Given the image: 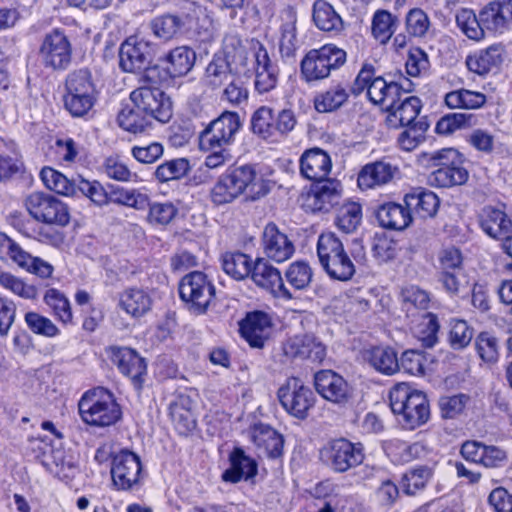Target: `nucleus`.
<instances>
[{"label": "nucleus", "instance_id": "35", "mask_svg": "<svg viewBox=\"0 0 512 512\" xmlns=\"http://www.w3.org/2000/svg\"><path fill=\"white\" fill-rule=\"evenodd\" d=\"M507 6L501 1L487 3L479 12L480 32H502L511 29L512 16H506Z\"/></svg>", "mask_w": 512, "mask_h": 512}, {"label": "nucleus", "instance_id": "44", "mask_svg": "<svg viewBox=\"0 0 512 512\" xmlns=\"http://www.w3.org/2000/svg\"><path fill=\"white\" fill-rule=\"evenodd\" d=\"M223 271L235 280L250 276L253 268L251 258L241 252H226L221 257Z\"/></svg>", "mask_w": 512, "mask_h": 512}, {"label": "nucleus", "instance_id": "46", "mask_svg": "<svg viewBox=\"0 0 512 512\" xmlns=\"http://www.w3.org/2000/svg\"><path fill=\"white\" fill-rule=\"evenodd\" d=\"M40 178L47 189L63 196H75L76 178L68 179L61 172L48 166L42 168Z\"/></svg>", "mask_w": 512, "mask_h": 512}, {"label": "nucleus", "instance_id": "9", "mask_svg": "<svg viewBox=\"0 0 512 512\" xmlns=\"http://www.w3.org/2000/svg\"><path fill=\"white\" fill-rule=\"evenodd\" d=\"M364 458L363 445L346 438L334 439L320 450L322 462L337 473H344L358 467L363 463Z\"/></svg>", "mask_w": 512, "mask_h": 512}, {"label": "nucleus", "instance_id": "54", "mask_svg": "<svg viewBox=\"0 0 512 512\" xmlns=\"http://www.w3.org/2000/svg\"><path fill=\"white\" fill-rule=\"evenodd\" d=\"M474 329L467 321L453 318L449 323L447 341L454 350H463L473 339Z\"/></svg>", "mask_w": 512, "mask_h": 512}, {"label": "nucleus", "instance_id": "63", "mask_svg": "<svg viewBox=\"0 0 512 512\" xmlns=\"http://www.w3.org/2000/svg\"><path fill=\"white\" fill-rule=\"evenodd\" d=\"M25 322L28 328L37 335L53 338L60 334L59 328L49 318L39 313H26Z\"/></svg>", "mask_w": 512, "mask_h": 512}, {"label": "nucleus", "instance_id": "30", "mask_svg": "<svg viewBox=\"0 0 512 512\" xmlns=\"http://www.w3.org/2000/svg\"><path fill=\"white\" fill-rule=\"evenodd\" d=\"M422 109V102L416 96L400 97L391 107H389L386 117V123L390 128H399L411 126L418 117Z\"/></svg>", "mask_w": 512, "mask_h": 512}, {"label": "nucleus", "instance_id": "36", "mask_svg": "<svg viewBox=\"0 0 512 512\" xmlns=\"http://www.w3.org/2000/svg\"><path fill=\"white\" fill-rule=\"evenodd\" d=\"M376 218L383 228L403 230L411 223L412 214L406 204L387 202L378 207Z\"/></svg>", "mask_w": 512, "mask_h": 512}, {"label": "nucleus", "instance_id": "55", "mask_svg": "<svg viewBox=\"0 0 512 512\" xmlns=\"http://www.w3.org/2000/svg\"><path fill=\"white\" fill-rule=\"evenodd\" d=\"M440 324L433 313H426L415 328V336L423 347L432 348L438 343Z\"/></svg>", "mask_w": 512, "mask_h": 512}, {"label": "nucleus", "instance_id": "64", "mask_svg": "<svg viewBox=\"0 0 512 512\" xmlns=\"http://www.w3.org/2000/svg\"><path fill=\"white\" fill-rule=\"evenodd\" d=\"M426 357L419 350H407L398 359V371L402 370L413 376L424 374Z\"/></svg>", "mask_w": 512, "mask_h": 512}, {"label": "nucleus", "instance_id": "53", "mask_svg": "<svg viewBox=\"0 0 512 512\" xmlns=\"http://www.w3.org/2000/svg\"><path fill=\"white\" fill-rule=\"evenodd\" d=\"M192 22L193 18L187 13H165L152 19L151 29L152 32H179L183 29L190 30Z\"/></svg>", "mask_w": 512, "mask_h": 512}, {"label": "nucleus", "instance_id": "40", "mask_svg": "<svg viewBox=\"0 0 512 512\" xmlns=\"http://www.w3.org/2000/svg\"><path fill=\"white\" fill-rule=\"evenodd\" d=\"M313 21L322 32H341L344 22L334 7L325 0H316L313 4Z\"/></svg>", "mask_w": 512, "mask_h": 512}, {"label": "nucleus", "instance_id": "31", "mask_svg": "<svg viewBox=\"0 0 512 512\" xmlns=\"http://www.w3.org/2000/svg\"><path fill=\"white\" fill-rule=\"evenodd\" d=\"M331 167L329 154L317 147L306 150L300 157L301 175L315 182L327 179Z\"/></svg>", "mask_w": 512, "mask_h": 512}, {"label": "nucleus", "instance_id": "10", "mask_svg": "<svg viewBox=\"0 0 512 512\" xmlns=\"http://www.w3.org/2000/svg\"><path fill=\"white\" fill-rule=\"evenodd\" d=\"M29 215L45 225L65 227L70 221L68 206L57 197L45 192H32L25 199Z\"/></svg>", "mask_w": 512, "mask_h": 512}, {"label": "nucleus", "instance_id": "39", "mask_svg": "<svg viewBox=\"0 0 512 512\" xmlns=\"http://www.w3.org/2000/svg\"><path fill=\"white\" fill-rule=\"evenodd\" d=\"M234 75L226 55L223 52L215 53L206 67L203 77L205 86L215 90L225 85Z\"/></svg>", "mask_w": 512, "mask_h": 512}, {"label": "nucleus", "instance_id": "18", "mask_svg": "<svg viewBox=\"0 0 512 512\" xmlns=\"http://www.w3.org/2000/svg\"><path fill=\"white\" fill-rule=\"evenodd\" d=\"M351 95L348 80H333L324 90L316 93L313 106L318 113H333L347 105Z\"/></svg>", "mask_w": 512, "mask_h": 512}, {"label": "nucleus", "instance_id": "21", "mask_svg": "<svg viewBox=\"0 0 512 512\" xmlns=\"http://www.w3.org/2000/svg\"><path fill=\"white\" fill-rule=\"evenodd\" d=\"M254 87L259 94L273 90L278 83V66L272 62L267 50L260 45L253 54Z\"/></svg>", "mask_w": 512, "mask_h": 512}, {"label": "nucleus", "instance_id": "17", "mask_svg": "<svg viewBox=\"0 0 512 512\" xmlns=\"http://www.w3.org/2000/svg\"><path fill=\"white\" fill-rule=\"evenodd\" d=\"M250 277L258 287L268 291L274 297L284 300H291L294 297L284 285L280 271L266 259L258 258L253 263Z\"/></svg>", "mask_w": 512, "mask_h": 512}, {"label": "nucleus", "instance_id": "34", "mask_svg": "<svg viewBox=\"0 0 512 512\" xmlns=\"http://www.w3.org/2000/svg\"><path fill=\"white\" fill-rule=\"evenodd\" d=\"M43 464L62 481L69 482L78 473V465L73 454L63 449H51L44 455Z\"/></svg>", "mask_w": 512, "mask_h": 512}, {"label": "nucleus", "instance_id": "52", "mask_svg": "<svg viewBox=\"0 0 512 512\" xmlns=\"http://www.w3.org/2000/svg\"><path fill=\"white\" fill-rule=\"evenodd\" d=\"M362 221V207L357 202H347L341 205L335 217L337 228L346 233H353Z\"/></svg>", "mask_w": 512, "mask_h": 512}, {"label": "nucleus", "instance_id": "51", "mask_svg": "<svg viewBox=\"0 0 512 512\" xmlns=\"http://www.w3.org/2000/svg\"><path fill=\"white\" fill-rule=\"evenodd\" d=\"M110 202L131 207L136 210H144L148 206V195L136 189H127L120 186H109Z\"/></svg>", "mask_w": 512, "mask_h": 512}, {"label": "nucleus", "instance_id": "45", "mask_svg": "<svg viewBox=\"0 0 512 512\" xmlns=\"http://www.w3.org/2000/svg\"><path fill=\"white\" fill-rule=\"evenodd\" d=\"M444 101L450 109H478L486 103V96L481 92L458 89L448 92Z\"/></svg>", "mask_w": 512, "mask_h": 512}, {"label": "nucleus", "instance_id": "24", "mask_svg": "<svg viewBox=\"0 0 512 512\" xmlns=\"http://www.w3.org/2000/svg\"><path fill=\"white\" fill-rule=\"evenodd\" d=\"M407 87L403 84L391 81L387 82L383 77H376L370 83L368 88L369 100L382 106L386 111L396 100H400V97L404 94L412 91V83L405 80Z\"/></svg>", "mask_w": 512, "mask_h": 512}, {"label": "nucleus", "instance_id": "29", "mask_svg": "<svg viewBox=\"0 0 512 512\" xmlns=\"http://www.w3.org/2000/svg\"><path fill=\"white\" fill-rule=\"evenodd\" d=\"M317 392L325 399L341 403L348 397L349 386L346 380L332 370H321L314 376Z\"/></svg>", "mask_w": 512, "mask_h": 512}, {"label": "nucleus", "instance_id": "13", "mask_svg": "<svg viewBox=\"0 0 512 512\" xmlns=\"http://www.w3.org/2000/svg\"><path fill=\"white\" fill-rule=\"evenodd\" d=\"M438 160V168L429 176L431 185L437 187H452L462 185L468 179V171L463 166L462 155L453 148L443 149L433 157Z\"/></svg>", "mask_w": 512, "mask_h": 512}, {"label": "nucleus", "instance_id": "48", "mask_svg": "<svg viewBox=\"0 0 512 512\" xmlns=\"http://www.w3.org/2000/svg\"><path fill=\"white\" fill-rule=\"evenodd\" d=\"M501 61L502 58L499 48L491 46L474 56H469L466 60V64L470 71L478 75H485L493 68L498 67Z\"/></svg>", "mask_w": 512, "mask_h": 512}, {"label": "nucleus", "instance_id": "37", "mask_svg": "<svg viewBox=\"0 0 512 512\" xmlns=\"http://www.w3.org/2000/svg\"><path fill=\"white\" fill-rule=\"evenodd\" d=\"M119 306L128 315L139 318L150 311L152 298L143 288L129 287L120 293Z\"/></svg>", "mask_w": 512, "mask_h": 512}, {"label": "nucleus", "instance_id": "14", "mask_svg": "<svg viewBox=\"0 0 512 512\" xmlns=\"http://www.w3.org/2000/svg\"><path fill=\"white\" fill-rule=\"evenodd\" d=\"M113 485L122 491L139 486L143 478L140 458L129 450H121L113 456L111 465Z\"/></svg>", "mask_w": 512, "mask_h": 512}, {"label": "nucleus", "instance_id": "38", "mask_svg": "<svg viewBox=\"0 0 512 512\" xmlns=\"http://www.w3.org/2000/svg\"><path fill=\"white\" fill-rule=\"evenodd\" d=\"M363 358L373 369L384 375H393L398 371V357L395 350L388 346H374L366 349Z\"/></svg>", "mask_w": 512, "mask_h": 512}, {"label": "nucleus", "instance_id": "56", "mask_svg": "<svg viewBox=\"0 0 512 512\" xmlns=\"http://www.w3.org/2000/svg\"><path fill=\"white\" fill-rule=\"evenodd\" d=\"M99 169L107 178L118 182H134L137 179V174L132 172L117 156L106 157Z\"/></svg>", "mask_w": 512, "mask_h": 512}, {"label": "nucleus", "instance_id": "41", "mask_svg": "<svg viewBox=\"0 0 512 512\" xmlns=\"http://www.w3.org/2000/svg\"><path fill=\"white\" fill-rule=\"evenodd\" d=\"M396 172V168L390 163L378 161L363 167L358 176L360 188H373L389 182Z\"/></svg>", "mask_w": 512, "mask_h": 512}, {"label": "nucleus", "instance_id": "6", "mask_svg": "<svg viewBox=\"0 0 512 512\" xmlns=\"http://www.w3.org/2000/svg\"><path fill=\"white\" fill-rule=\"evenodd\" d=\"M179 295L191 313L203 315L215 302L216 288L207 274L193 271L181 279Z\"/></svg>", "mask_w": 512, "mask_h": 512}, {"label": "nucleus", "instance_id": "12", "mask_svg": "<svg viewBox=\"0 0 512 512\" xmlns=\"http://www.w3.org/2000/svg\"><path fill=\"white\" fill-rule=\"evenodd\" d=\"M140 86L130 94V100L138 111H141L150 120L167 123L172 117L173 109L170 98L158 87Z\"/></svg>", "mask_w": 512, "mask_h": 512}, {"label": "nucleus", "instance_id": "58", "mask_svg": "<svg viewBox=\"0 0 512 512\" xmlns=\"http://www.w3.org/2000/svg\"><path fill=\"white\" fill-rule=\"evenodd\" d=\"M50 226H42L32 221H27L20 225L19 232L39 242L55 245L61 241V234Z\"/></svg>", "mask_w": 512, "mask_h": 512}, {"label": "nucleus", "instance_id": "16", "mask_svg": "<svg viewBox=\"0 0 512 512\" xmlns=\"http://www.w3.org/2000/svg\"><path fill=\"white\" fill-rule=\"evenodd\" d=\"M106 354L119 372L131 379L136 389H141L147 373V363L139 353L129 347L113 345Z\"/></svg>", "mask_w": 512, "mask_h": 512}, {"label": "nucleus", "instance_id": "42", "mask_svg": "<svg viewBox=\"0 0 512 512\" xmlns=\"http://www.w3.org/2000/svg\"><path fill=\"white\" fill-rule=\"evenodd\" d=\"M431 465H417L403 474L400 481V489L406 495H416L426 487L434 475V467Z\"/></svg>", "mask_w": 512, "mask_h": 512}, {"label": "nucleus", "instance_id": "19", "mask_svg": "<svg viewBox=\"0 0 512 512\" xmlns=\"http://www.w3.org/2000/svg\"><path fill=\"white\" fill-rule=\"evenodd\" d=\"M72 47L65 34H47L40 48L46 67L64 70L71 62Z\"/></svg>", "mask_w": 512, "mask_h": 512}, {"label": "nucleus", "instance_id": "47", "mask_svg": "<svg viewBox=\"0 0 512 512\" xmlns=\"http://www.w3.org/2000/svg\"><path fill=\"white\" fill-rule=\"evenodd\" d=\"M79 195L87 197L98 207H103L110 203L109 193L99 181H89L82 176H77L75 182L74 197H78Z\"/></svg>", "mask_w": 512, "mask_h": 512}, {"label": "nucleus", "instance_id": "3", "mask_svg": "<svg viewBox=\"0 0 512 512\" xmlns=\"http://www.w3.org/2000/svg\"><path fill=\"white\" fill-rule=\"evenodd\" d=\"M100 91L88 69L70 72L65 80L64 108L74 118H87L98 102Z\"/></svg>", "mask_w": 512, "mask_h": 512}, {"label": "nucleus", "instance_id": "26", "mask_svg": "<svg viewBox=\"0 0 512 512\" xmlns=\"http://www.w3.org/2000/svg\"><path fill=\"white\" fill-rule=\"evenodd\" d=\"M249 437L256 448L270 459H278L283 454L284 439L271 426L256 423L249 429Z\"/></svg>", "mask_w": 512, "mask_h": 512}, {"label": "nucleus", "instance_id": "5", "mask_svg": "<svg viewBox=\"0 0 512 512\" xmlns=\"http://www.w3.org/2000/svg\"><path fill=\"white\" fill-rule=\"evenodd\" d=\"M319 262L330 278L348 281L355 274V265L333 232L320 234L317 241Z\"/></svg>", "mask_w": 512, "mask_h": 512}, {"label": "nucleus", "instance_id": "23", "mask_svg": "<svg viewBox=\"0 0 512 512\" xmlns=\"http://www.w3.org/2000/svg\"><path fill=\"white\" fill-rule=\"evenodd\" d=\"M272 329L270 316L263 311L247 313L240 322V332L251 347L262 348Z\"/></svg>", "mask_w": 512, "mask_h": 512}, {"label": "nucleus", "instance_id": "20", "mask_svg": "<svg viewBox=\"0 0 512 512\" xmlns=\"http://www.w3.org/2000/svg\"><path fill=\"white\" fill-rule=\"evenodd\" d=\"M462 457L485 468H500L507 461L505 450L494 445H486L479 441H466L462 444Z\"/></svg>", "mask_w": 512, "mask_h": 512}, {"label": "nucleus", "instance_id": "2", "mask_svg": "<svg viewBox=\"0 0 512 512\" xmlns=\"http://www.w3.org/2000/svg\"><path fill=\"white\" fill-rule=\"evenodd\" d=\"M389 399L391 410L404 429L413 430L429 420L430 406L422 391L398 383L391 389Z\"/></svg>", "mask_w": 512, "mask_h": 512}, {"label": "nucleus", "instance_id": "25", "mask_svg": "<svg viewBox=\"0 0 512 512\" xmlns=\"http://www.w3.org/2000/svg\"><path fill=\"white\" fill-rule=\"evenodd\" d=\"M481 230L490 238L504 240L512 232V220L503 208L485 206L479 214Z\"/></svg>", "mask_w": 512, "mask_h": 512}, {"label": "nucleus", "instance_id": "28", "mask_svg": "<svg viewBox=\"0 0 512 512\" xmlns=\"http://www.w3.org/2000/svg\"><path fill=\"white\" fill-rule=\"evenodd\" d=\"M341 198V183L334 179L317 181L308 195L309 207L314 212H328Z\"/></svg>", "mask_w": 512, "mask_h": 512}, {"label": "nucleus", "instance_id": "11", "mask_svg": "<svg viewBox=\"0 0 512 512\" xmlns=\"http://www.w3.org/2000/svg\"><path fill=\"white\" fill-rule=\"evenodd\" d=\"M277 398L282 408L292 417L304 420L314 407L315 394L296 377L288 378L278 389Z\"/></svg>", "mask_w": 512, "mask_h": 512}, {"label": "nucleus", "instance_id": "49", "mask_svg": "<svg viewBox=\"0 0 512 512\" xmlns=\"http://www.w3.org/2000/svg\"><path fill=\"white\" fill-rule=\"evenodd\" d=\"M43 300L54 317L63 324L72 322L73 314L69 299L56 288L46 290Z\"/></svg>", "mask_w": 512, "mask_h": 512}, {"label": "nucleus", "instance_id": "4", "mask_svg": "<svg viewBox=\"0 0 512 512\" xmlns=\"http://www.w3.org/2000/svg\"><path fill=\"white\" fill-rule=\"evenodd\" d=\"M78 410L82 421L95 427L114 425L122 416L114 394L104 387L86 391L78 402Z\"/></svg>", "mask_w": 512, "mask_h": 512}, {"label": "nucleus", "instance_id": "43", "mask_svg": "<svg viewBox=\"0 0 512 512\" xmlns=\"http://www.w3.org/2000/svg\"><path fill=\"white\" fill-rule=\"evenodd\" d=\"M23 169L18 146L14 141H0V181Z\"/></svg>", "mask_w": 512, "mask_h": 512}, {"label": "nucleus", "instance_id": "61", "mask_svg": "<svg viewBox=\"0 0 512 512\" xmlns=\"http://www.w3.org/2000/svg\"><path fill=\"white\" fill-rule=\"evenodd\" d=\"M0 284L5 289L10 290L12 293L23 299L34 300L38 296L37 288L34 285L24 282L22 279L12 275L11 273H1Z\"/></svg>", "mask_w": 512, "mask_h": 512}, {"label": "nucleus", "instance_id": "33", "mask_svg": "<svg viewBox=\"0 0 512 512\" xmlns=\"http://www.w3.org/2000/svg\"><path fill=\"white\" fill-rule=\"evenodd\" d=\"M404 203L411 213L413 211L418 217L426 219L435 216L440 200L433 191L416 187L405 195Z\"/></svg>", "mask_w": 512, "mask_h": 512}, {"label": "nucleus", "instance_id": "22", "mask_svg": "<svg viewBox=\"0 0 512 512\" xmlns=\"http://www.w3.org/2000/svg\"><path fill=\"white\" fill-rule=\"evenodd\" d=\"M262 245L265 255L278 263L291 258L295 251L292 241L274 223H268L265 226L262 234Z\"/></svg>", "mask_w": 512, "mask_h": 512}, {"label": "nucleus", "instance_id": "62", "mask_svg": "<svg viewBox=\"0 0 512 512\" xmlns=\"http://www.w3.org/2000/svg\"><path fill=\"white\" fill-rule=\"evenodd\" d=\"M475 348L479 357L487 363L498 360L499 344L497 338L490 332H481L475 339Z\"/></svg>", "mask_w": 512, "mask_h": 512}, {"label": "nucleus", "instance_id": "15", "mask_svg": "<svg viewBox=\"0 0 512 512\" xmlns=\"http://www.w3.org/2000/svg\"><path fill=\"white\" fill-rule=\"evenodd\" d=\"M155 52V44L144 34H131L120 47V66L126 72L146 69Z\"/></svg>", "mask_w": 512, "mask_h": 512}, {"label": "nucleus", "instance_id": "59", "mask_svg": "<svg viewBox=\"0 0 512 512\" xmlns=\"http://www.w3.org/2000/svg\"><path fill=\"white\" fill-rule=\"evenodd\" d=\"M312 269L304 261H296L289 265L285 277L294 290H304L312 281Z\"/></svg>", "mask_w": 512, "mask_h": 512}, {"label": "nucleus", "instance_id": "1", "mask_svg": "<svg viewBox=\"0 0 512 512\" xmlns=\"http://www.w3.org/2000/svg\"><path fill=\"white\" fill-rule=\"evenodd\" d=\"M242 128L237 112L224 111L212 120L199 134V148L206 152L204 165L209 169H217L232 160L230 147Z\"/></svg>", "mask_w": 512, "mask_h": 512}, {"label": "nucleus", "instance_id": "27", "mask_svg": "<svg viewBox=\"0 0 512 512\" xmlns=\"http://www.w3.org/2000/svg\"><path fill=\"white\" fill-rule=\"evenodd\" d=\"M258 472V463L247 455L243 448L235 447L229 454V468L222 474L225 482L238 483L253 479Z\"/></svg>", "mask_w": 512, "mask_h": 512}, {"label": "nucleus", "instance_id": "7", "mask_svg": "<svg viewBox=\"0 0 512 512\" xmlns=\"http://www.w3.org/2000/svg\"><path fill=\"white\" fill-rule=\"evenodd\" d=\"M347 60L346 51L334 44L310 50L301 61V74L306 82L324 80L340 69Z\"/></svg>", "mask_w": 512, "mask_h": 512}, {"label": "nucleus", "instance_id": "8", "mask_svg": "<svg viewBox=\"0 0 512 512\" xmlns=\"http://www.w3.org/2000/svg\"><path fill=\"white\" fill-rule=\"evenodd\" d=\"M195 59L191 48L176 47L160 59V64L147 68L143 78L153 84L168 85L173 79L185 76L194 66Z\"/></svg>", "mask_w": 512, "mask_h": 512}, {"label": "nucleus", "instance_id": "57", "mask_svg": "<svg viewBox=\"0 0 512 512\" xmlns=\"http://www.w3.org/2000/svg\"><path fill=\"white\" fill-rule=\"evenodd\" d=\"M118 124L124 130L131 133H139L142 132L150 125L151 120L138 111V109L133 107H124L118 114L117 117Z\"/></svg>", "mask_w": 512, "mask_h": 512}, {"label": "nucleus", "instance_id": "50", "mask_svg": "<svg viewBox=\"0 0 512 512\" xmlns=\"http://www.w3.org/2000/svg\"><path fill=\"white\" fill-rule=\"evenodd\" d=\"M190 170L191 165L187 158H174L166 160L158 165L154 172V176L159 182L166 183L184 178L188 175Z\"/></svg>", "mask_w": 512, "mask_h": 512}, {"label": "nucleus", "instance_id": "32", "mask_svg": "<svg viewBox=\"0 0 512 512\" xmlns=\"http://www.w3.org/2000/svg\"><path fill=\"white\" fill-rule=\"evenodd\" d=\"M284 351L288 356L310 359L313 362H321L326 356V347L308 334L290 338L285 343Z\"/></svg>", "mask_w": 512, "mask_h": 512}, {"label": "nucleus", "instance_id": "60", "mask_svg": "<svg viewBox=\"0 0 512 512\" xmlns=\"http://www.w3.org/2000/svg\"><path fill=\"white\" fill-rule=\"evenodd\" d=\"M149 211L147 219L152 225L165 226L177 215L178 208L170 201L152 202L148 201Z\"/></svg>", "mask_w": 512, "mask_h": 512}]
</instances>
